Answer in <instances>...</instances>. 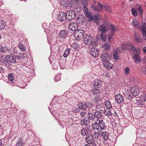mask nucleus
Wrapping results in <instances>:
<instances>
[{"instance_id":"obj_11","label":"nucleus","mask_w":146,"mask_h":146,"mask_svg":"<svg viewBox=\"0 0 146 146\" xmlns=\"http://www.w3.org/2000/svg\"><path fill=\"white\" fill-rule=\"evenodd\" d=\"M99 50L94 47L91 48L90 50V54L94 57H97L99 56Z\"/></svg>"},{"instance_id":"obj_41","label":"nucleus","mask_w":146,"mask_h":146,"mask_svg":"<svg viewBox=\"0 0 146 146\" xmlns=\"http://www.w3.org/2000/svg\"><path fill=\"white\" fill-rule=\"evenodd\" d=\"M118 51L116 50H114L113 52V56L114 57V59L116 60L119 59L118 57Z\"/></svg>"},{"instance_id":"obj_12","label":"nucleus","mask_w":146,"mask_h":146,"mask_svg":"<svg viewBox=\"0 0 146 146\" xmlns=\"http://www.w3.org/2000/svg\"><path fill=\"white\" fill-rule=\"evenodd\" d=\"M131 91L133 96H138L139 93L138 87L136 86H134L133 87H131Z\"/></svg>"},{"instance_id":"obj_5","label":"nucleus","mask_w":146,"mask_h":146,"mask_svg":"<svg viewBox=\"0 0 146 146\" xmlns=\"http://www.w3.org/2000/svg\"><path fill=\"white\" fill-rule=\"evenodd\" d=\"M66 14V19L68 21H70L75 18L76 13L75 11L70 10L67 11Z\"/></svg>"},{"instance_id":"obj_30","label":"nucleus","mask_w":146,"mask_h":146,"mask_svg":"<svg viewBox=\"0 0 146 146\" xmlns=\"http://www.w3.org/2000/svg\"><path fill=\"white\" fill-rule=\"evenodd\" d=\"M136 8L137 9L141 15H142L143 14V9L142 5L140 4H137L136 5Z\"/></svg>"},{"instance_id":"obj_6","label":"nucleus","mask_w":146,"mask_h":146,"mask_svg":"<svg viewBox=\"0 0 146 146\" xmlns=\"http://www.w3.org/2000/svg\"><path fill=\"white\" fill-rule=\"evenodd\" d=\"M68 28L71 31L76 32L78 30V24L75 22L72 23L69 25Z\"/></svg>"},{"instance_id":"obj_27","label":"nucleus","mask_w":146,"mask_h":146,"mask_svg":"<svg viewBox=\"0 0 146 146\" xmlns=\"http://www.w3.org/2000/svg\"><path fill=\"white\" fill-rule=\"evenodd\" d=\"M108 61V62H105L103 64L105 67L108 69H111L112 68V64Z\"/></svg>"},{"instance_id":"obj_37","label":"nucleus","mask_w":146,"mask_h":146,"mask_svg":"<svg viewBox=\"0 0 146 146\" xmlns=\"http://www.w3.org/2000/svg\"><path fill=\"white\" fill-rule=\"evenodd\" d=\"M93 138L94 139L98 138L99 136V133L98 132L94 131V133L91 134Z\"/></svg>"},{"instance_id":"obj_26","label":"nucleus","mask_w":146,"mask_h":146,"mask_svg":"<svg viewBox=\"0 0 146 146\" xmlns=\"http://www.w3.org/2000/svg\"><path fill=\"white\" fill-rule=\"evenodd\" d=\"M59 1L63 7H67L69 3L68 0H59Z\"/></svg>"},{"instance_id":"obj_19","label":"nucleus","mask_w":146,"mask_h":146,"mask_svg":"<svg viewBox=\"0 0 146 146\" xmlns=\"http://www.w3.org/2000/svg\"><path fill=\"white\" fill-rule=\"evenodd\" d=\"M99 125L100 127V131H102V130H105L106 129V126L103 120L100 119L99 121Z\"/></svg>"},{"instance_id":"obj_28","label":"nucleus","mask_w":146,"mask_h":146,"mask_svg":"<svg viewBox=\"0 0 146 146\" xmlns=\"http://www.w3.org/2000/svg\"><path fill=\"white\" fill-rule=\"evenodd\" d=\"M94 115H95V117H96L97 118V121H99L102 116L101 113L97 111L94 112Z\"/></svg>"},{"instance_id":"obj_36","label":"nucleus","mask_w":146,"mask_h":146,"mask_svg":"<svg viewBox=\"0 0 146 146\" xmlns=\"http://www.w3.org/2000/svg\"><path fill=\"white\" fill-rule=\"evenodd\" d=\"M91 7L95 11L98 13H100L101 11L97 6H96L95 5H92Z\"/></svg>"},{"instance_id":"obj_31","label":"nucleus","mask_w":146,"mask_h":146,"mask_svg":"<svg viewBox=\"0 0 146 146\" xmlns=\"http://www.w3.org/2000/svg\"><path fill=\"white\" fill-rule=\"evenodd\" d=\"M100 15L96 14L95 15L94 17V21L96 23L97 25L99 24V22L100 20Z\"/></svg>"},{"instance_id":"obj_56","label":"nucleus","mask_w":146,"mask_h":146,"mask_svg":"<svg viewBox=\"0 0 146 146\" xmlns=\"http://www.w3.org/2000/svg\"><path fill=\"white\" fill-rule=\"evenodd\" d=\"M130 70L128 67L125 68V73L126 75H127L129 72Z\"/></svg>"},{"instance_id":"obj_45","label":"nucleus","mask_w":146,"mask_h":146,"mask_svg":"<svg viewBox=\"0 0 146 146\" xmlns=\"http://www.w3.org/2000/svg\"><path fill=\"white\" fill-rule=\"evenodd\" d=\"M132 21L133 23V26H135L136 28H137L139 27V25H138V21L136 19H133Z\"/></svg>"},{"instance_id":"obj_38","label":"nucleus","mask_w":146,"mask_h":146,"mask_svg":"<svg viewBox=\"0 0 146 146\" xmlns=\"http://www.w3.org/2000/svg\"><path fill=\"white\" fill-rule=\"evenodd\" d=\"M80 46L76 42H74L72 45L71 47L74 49L75 50H77L79 48Z\"/></svg>"},{"instance_id":"obj_10","label":"nucleus","mask_w":146,"mask_h":146,"mask_svg":"<svg viewBox=\"0 0 146 146\" xmlns=\"http://www.w3.org/2000/svg\"><path fill=\"white\" fill-rule=\"evenodd\" d=\"M66 15L65 13L63 12H60L57 17V19L59 21L62 22L66 19Z\"/></svg>"},{"instance_id":"obj_63","label":"nucleus","mask_w":146,"mask_h":146,"mask_svg":"<svg viewBox=\"0 0 146 146\" xmlns=\"http://www.w3.org/2000/svg\"><path fill=\"white\" fill-rule=\"evenodd\" d=\"M4 69L1 67H0V73H3V72Z\"/></svg>"},{"instance_id":"obj_13","label":"nucleus","mask_w":146,"mask_h":146,"mask_svg":"<svg viewBox=\"0 0 146 146\" xmlns=\"http://www.w3.org/2000/svg\"><path fill=\"white\" fill-rule=\"evenodd\" d=\"M102 81L101 80L98 79H96L93 83V86L96 88H100L102 85Z\"/></svg>"},{"instance_id":"obj_50","label":"nucleus","mask_w":146,"mask_h":146,"mask_svg":"<svg viewBox=\"0 0 146 146\" xmlns=\"http://www.w3.org/2000/svg\"><path fill=\"white\" fill-rule=\"evenodd\" d=\"M87 114V113L86 112H84L82 111L80 112V115L82 118H84L86 116V115Z\"/></svg>"},{"instance_id":"obj_49","label":"nucleus","mask_w":146,"mask_h":146,"mask_svg":"<svg viewBox=\"0 0 146 146\" xmlns=\"http://www.w3.org/2000/svg\"><path fill=\"white\" fill-rule=\"evenodd\" d=\"M106 106L108 108L110 109L112 107L111 103L110 101H107L105 103Z\"/></svg>"},{"instance_id":"obj_17","label":"nucleus","mask_w":146,"mask_h":146,"mask_svg":"<svg viewBox=\"0 0 146 146\" xmlns=\"http://www.w3.org/2000/svg\"><path fill=\"white\" fill-rule=\"evenodd\" d=\"M85 141L88 144L92 143L94 141V138L92 134H88L85 138Z\"/></svg>"},{"instance_id":"obj_64","label":"nucleus","mask_w":146,"mask_h":146,"mask_svg":"<svg viewBox=\"0 0 146 146\" xmlns=\"http://www.w3.org/2000/svg\"><path fill=\"white\" fill-rule=\"evenodd\" d=\"M91 144H92V146H97L96 143L94 142V141Z\"/></svg>"},{"instance_id":"obj_44","label":"nucleus","mask_w":146,"mask_h":146,"mask_svg":"<svg viewBox=\"0 0 146 146\" xmlns=\"http://www.w3.org/2000/svg\"><path fill=\"white\" fill-rule=\"evenodd\" d=\"M70 51V48H68L66 49V50H65L63 55V56L64 57H66L68 56L69 54Z\"/></svg>"},{"instance_id":"obj_61","label":"nucleus","mask_w":146,"mask_h":146,"mask_svg":"<svg viewBox=\"0 0 146 146\" xmlns=\"http://www.w3.org/2000/svg\"><path fill=\"white\" fill-rule=\"evenodd\" d=\"M5 50L3 47L1 45H0V53L3 52Z\"/></svg>"},{"instance_id":"obj_46","label":"nucleus","mask_w":146,"mask_h":146,"mask_svg":"<svg viewBox=\"0 0 146 146\" xmlns=\"http://www.w3.org/2000/svg\"><path fill=\"white\" fill-rule=\"evenodd\" d=\"M9 80L11 82L13 81L14 79V77L12 73H9L8 76Z\"/></svg>"},{"instance_id":"obj_1","label":"nucleus","mask_w":146,"mask_h":146,"mask_svg":"<svg viewBox=\"0 0 146 146\" xmlns=\"http://www.w3.org/2000/svg\"><path fill=\"white\" fill-rule=\"evenodd\" d=\"M110 25L109 23L105 21L99 27V31L101 32V38L103 41H105L106 39L107 34L106 33L109 30Z\"/></svg>"},{"instance_id":"obj_47","label":"nucleus","mask_w":146,"mask_h":146,"mask_svg":"<svg viewBox=\"0 0 146 146\" xmlns=\"http://www.w3.org/2000/svg\"><path fill=\"white\" fill-rule=\"evenodd\" d=\"M131 13L132 15L134 16H136L137 15V11L136 9L134 8L131 9Z\"/></svg>"},{"instance_id":"obj_14","label":"nucleus","mask_w":146,"mask_h":146,"mask_svg":"<svg viewBox=\"0 0 146 146\" xmlns=\"http://www.w3.org/2000/svg\"><path fill=\"white\" fill-rule=\"evenodd\" d=\"M115 101L117 103L121 104L123 102V98L121 94H117L115 96Z\"/></svg>"},{"instance_id":"obj_8","label":"nucleus","mask_w":146,"mask_h":146,"mask_svg":"<svg viewBox=\"0 0 146 146\" xmlns=\"http://www.w3.org/2000/svg\"><path fill=\"white\" fill-rule=\"evenodd\" d=\"M83 9V11L85 16L88 18V21H91L94 19V17L92 15L91 12L88 11V8H86Z\"/></svg>"},{"instance_id":"obj_60","label":"nucleus","mask_w":146,"mask_h":146,"mask_svg":"<svg viewBox=\"0 0 146 146\" xmlns=\"http://www.w3.org/2000/svg\"><path fill=\"white\" fill-rule=\"evenodd\" d=\"M124 48L122 46H120L118 48V51L119 52H121L123 51L124 50Z\"/></svg>"},{"instance_id":"obj_22","label":"nucleus","mask_w":146,"mask_h":146,"mask_svg":"<svg viewBox=\"0 0 146 146\" xmlns=\"http://www.w3.org/2000/svg\"><path fill=\"white\" fill-rule=\"evenodd\" d=\"M134 37L135 42H136L140 43L141 42L142 38L141 35L139 34L136 33L135 32L134 33Z\"/></svg>"},{"instance_id":"obj_51","label":"nucleus","mask_w":146,"mask_h":146,"mask_svg":"<svg viewBox=\"0 0 146 146\" xmlns=\"http://www.w3.org/2000/svg\"><path fill=\"white\" fill-rule=\"evenodd\" d=\"M130 49L131 51L134 50L135 51L138 52L140 51V49H139V48H138L137 50V49H136V48L135 47L132 46H131Z\"/></svg>"},{"instance_id":"obj_62","label":"nucleus","mask_w":146,"mask_h":146,"mask_svg":"<svg viewBox=\"0 0 146 146\" xmlns=\"http://www.w3.org/2000/svg\"><path fill=\"white\" fill-rule=\"evenodd\" d=\"M79 109H80L79 108H76L75 110V113H78V112H80V110Z\"/></svg>"},{"instance_id":"obj_15","label":"nucleus","mask_w":146,"mask_h":146,"mask_svg":"<svg viewBox=\"0 0 146 146\" xmlns=\"http://www.w3.org/2000/svg\"><path fill=\"white\" fill-rule=\"evenodd\" d=\"M90 123V121L87 118L85 117L82 119L80 121V124L82 126H88Z\"/></svg>"},{"instance_id":"obj_53","label":"nucleus","mask_w":146,"mask_h":146,"mask_svg":"<svg viewBox=\"0 0 146 146\" xmlns=\"http://www.w3.org/2000/svg\"><path fill=\"white\" fill-rule=\"evenodd\" d=\"M141 71L143 74H146V68L143 67L141 68Z\"/></svg>"},{"instance_id":"obj_29","label":"nucleus","mask_w":146,"mask_h":146,"mask_svg":"<svg viewBox=\"0 0 146 146\" xmlns=\"http://www.w3.org/2000/svg\"><path fill=\"white\" fill-rule=\"evenodd\" d=\"M144 28H143V26H141L140 28H139V29L140 31H142L143 39L146 40V29Z\"/></svg>"},{"instance_id":"obj_25","label":"nucleus","mask_w":146,"mask_h":146,"mask_svg":"<svg viewBox=\"0 0 146 146\" xmlns=\"http://www.w3.org/2000/svg\"><path fill=\"white\" fill-rule=\"evenodd\" d=\"M124 96L126 99L129 100L130 101H131L133 98V96L131 92L130 93H126L125 94Z\"/></svg>"},{"instance_id":"obj_16","label":"nucleus","mask_w":146,"mask_h":146,"mask_svg":"<svg viewBox=\"0 0 146 146\" xmlns=\"http://www.w3.org/2000/svg\"><path fill=\"white\" fill-rule=\"evenodd\" d=\"M133 58L135 63L140 64L141 62V59L139 55L137 53H134Z\"/></svg>"},{"instance_id":"obj_59","label":"nucleus","mask_w":146,"mask_h":146,"mask_svg":"<svg viewBox=\"0 0 146 146\" xmlns=\"http://www.w3.org/2000/svg\"><path fill=\"white\" fill-rule=\"evenodd\" d=\"M108 41L111 42L113 41V39L112 38V35H110L108 36Z\"/></svg>"},{"instance_id":"obj_54","label":"nucleus","mask_w":146,"mask_h":146,"mask_svg":"<svg viewBox=\"0 0 146 146\" xmlns=\"http://www.w3.org/2000/svg\"><path fill=\"white\" fill-rule=\"evenodd\" d=\"M97 6L98 7H99V8L101 10L104 7L103 5L100 2H98V4Z\"/></svg>"},{"instance_id":"obj_9","label":"nucleus","mask_w":146,"mask_h":146,"mask_svg":"<svg viewBox=\"0 0 146 146\" xmlns=\"http://www.w3.org/2000/svg\"><path fill=\"white\" fill-rule=\"evenodd\" d=\"M100 58L102 61L104 62H108L111 58V56L107 53H104L102 54L100 57Z\"/></svg>"},{"instance_id":"obj_23","label":"nucleus","mask_w":146,"mask_h":146,"mask_svg":"<svg viewBox=\"0 0 146 146\" xmlns=\"http://www.w3.org/2000/svg\"><path fill=\"white\" fill-rule=\"evenodd\" d=\"M25 144L24 141L21 137L18 138L17 141L16 142V145L17 146H23Z\"/></svg>"},{"instance_id":"obj_24","label":"nucleus","mask_w":146,"mask_h":146,"mask_svg":"<svg viewBox=\"0 0 146 146\" xmlns=\"http://www.w3.org/2000/svg\"><path fill=\"white\" fill-rule=\"evenodd\" d=\"M92 128L94 130H100V126L99 125V122L98 123L97 122H93L92 125Z\"/></svg>"},{"instance_id":"obj_35","label":"nucleus","mask_w":146,"mask_h":146,"mask_svg":"<svg viewBox=\"0 0 146 146\" xmlns=\"http://www.w3.org/2000/svg\"><path fill=\"white\" fill-rule=\"evenodd\" d=\"M104 9L105 11L110 13H111L112 12V10L111 7L108 5H106L104 6Z\"/></svg>"},{"instance_id":"obj_40","label":"nucleus","mask_w":146,"mask_h":146,"mask_svg":"<svg viewBox=\"0 0 146 146\" xmlns=\"http://www.w3.org/2000/svg\"><path fill=\"white\" fill-rule=\"evenodd\" d=\"M105 114L108 116H111L112 113L110 110L109 108L106 109L104 111Z\"/></svg>"},{"instance_id":"obj_4","label":"nucleus","mask_w":146,"mask_h":146,"mask_svg":"<svg viewBox=\"0 0 146 146\" xmlns=\"http://www.w3.org/2000/svg\"><path fill=\"white\" fill-rule=\"evenodd\" d=\"M75 33V38L76 40H80L83 38L85 33L84 30L79 29Z\"/></svg>"},{"instance_id":"obj_34","label":"nucleus","mask_w":146,"mask_h":146,"mask_svg":"<svg viewBox=\"0 0 146 146\" xmlns=\"http://www.w3.org/2000/svg\"><path fill=\"white\" fill-rule=\"evenodd\" d=\"M6 22L3 20L0 19V30L3 29L6 25Z\"/></svg>"},{"instance_id":"obj_52","label":"nucleus","mask_w":146,"mask_h":146,"mask_svg":"<svg viewBox=\"0 0 146 146\" xmlns=\"http://www.w3.org/2000/svg\"><path fill=\"white\" fill-rule=\"evenodd\" d=\"M18 46L19 48L21 50H22L25 51V48L24 47V46L21 45V44H19Z\"/></svg>"},{"instance_id":"obj_55","label":"nucleus","mask_w":146,"mask_h":146,"mask_svg":"<svg viewBox=\"0 0 146 146\" xmlns=\"http://www.w3.org/2000/svg\"><path fill=\"white\" fill-rule=\"evenodd\" d=\"M141 26H143V28H145V29H146V20L143 21L142 25L140 26L139 28H140Z\"/></svg>"},{"instance_id":"obj_7","label":"nucleus","mask_w":146,"mask_h":146,"mask_svg":"<svg viewBox=\"0 0 146 146\" xmlns=\"http://www.w3.org/2000/svg\"><path fill=\"white\" fill-rule=\"evenodd\" d=\"M92 39V37L90 35H85L83 39V42L86 45H88L90 44L91 43Z\"/></svg>"},{"instance_id":"obj_48","label":"nucleus","mask_w":146,"mask_h":146,"mask_svg":"<svg viewBox=\"0 0 146 146\" xmlns=\"http://www.w3.org/2000/svg\"><path fill=\"white\" fill-rule=\"evenodd\" d=\"M60 74H58L56 76H55L54 78V80L55 82H57L58 81L60 80L61 79Z\"/></svg>"},{"instance_id":"obj_3","label":"nucleus","mask_w":146,"mask_h":146,"mask_svg":"<svg viewBox=\"0 0 146 146\" xmlns=\"http://www.w3.org/2000/svg\"><path fill=\"white\" fill-rule=\"evenodd\" d=\"M80 109L83 110H86L88 106H92V105L88 102H79L77 105Z\"/></svg>"},{"instance_id":"obj_21","label":"nucleus","mask_w":146,"mask_h":146,"mask_svg":"<svg viewBox=\"0 0 146 146\" xmlns=\"http://www.w3.org/2000/svg\"><path fill=\"white\" fill-rule=\"evenodd\" d=\"M87 118L90 121L93 120L95 118L94 112L92 111L91 112L88 111Z\"/></svg>"},{"instance_id":"obj_18","label":"nucleus","mask_w":146,"mask_h":146,"mask_svg":"<svg viewBox=\"0 0 146 146\" xmlns=\"http://www.w3.org/2000/svg\"><path fill=\"white\" fill-rule=\"evenodd\" d=\"M67 34V31L66 30H61L59 33V35L60 37L63 39L66 38Z\"/></svg>"},{"instance_id":"obj_58","label":"nucleus","mask_w":146,"mask_h":146,"mask_svg":"<svg viewBox=\"0 0 146 146\" xmlns=\"http://www.w3.org/2000/svg\"><path fill=\"white\" fill-rule=\"evenodd\" d=\"M110 27L111 29L113 31H115L117 30V28L115 29L114 25L112 24H110Z\"/></svg>"},{"instance_id":"obj_42","label":"nucleus","mask_w":146,"mask_h":146,"mask_svg":"<svg viewBox=\"0 0 146 146\" xmlns=\"http://www.w3.org/2000/svg\"><path fill=\"white\" fill-rule=\"evenodd\" d=\"M9 53L12 54H14L17 52V50L13 48H11L9 49Z\"/></svg>"},{"instance_id":"obj_20","label":"nucleus","mask_w":146,"mask_h":146,"mask_svg":"<svg viewBox=\"0 0 146 146\" xmlns=\"http://www.w3.org/2000/svg\"><path fill=\"white\" fill-rule=\"evenodd\" d=\"M76 21L80 24L84 23L85 21L84 17L82 15H79L77 17Z\"/></svg>"},{"instance_id":"obj_57","label":"nucleus","mask_w":146,"mask_h":146,"mask_svg":"<svg viewBox=\"0 0 146 146\" xmlns=\"http://www.w3.org/2000/svg\"><path fill=\"white\" fill-rule=\"evenodd\" d=\"M91 92L94 95H98L97 93L96 92V88L92 89L91 91Z\"/></svg>"},{"instance_id":"obj_39","label":"nucleus","mask_w":146,"mask_h":146,"mask_svg":"<svg viewBox=\"0 0 146 146\" xmlns=\"http://www.w3.org/2000/svg\"><path fill=\"white\" fill-rule=\"evenodd\" d=\"M88 130V128L86 129L85 127H82L81 130V135L83 136H85L87 135V130Z\"/></svg>"},{"instance_id":"obj_2","label":"nucleus","mask_w":146,"mask_h":146,"mask_svg":"<svg viewBox=\"0 0 146 146\" xmlns=\"http://www.w3.org/2000/svg\"><path fill=\"white\" fill-rule=\"evenodd\" d=\"M18 58L19 60L20 58H22V56H17V58L15 56H13L11 55H6L5 56V59L9 63H14L16 62V59Z\"/></svg>"},{"instance_id":"obj_32","label":"nucleus","mask_w":146,"mask_h":146,"mask_svg":"<svg viewBox=\"0 0 146 146\" xmlns=\"http://www.w3.org/2000/svg\"><path fill=\"white\" fill-rule=\"evenodd\" d=\"M101 135L104 140H107L108 139L109 135L107 132L105 131L102 132Z\"/></svg>"},{"instance_id":"obj_43","label":"nucleus","mask_w":146,"mask_h":146,"mask_svg":"<svg viewBox=\"0 0 146 146\" xmlns=\"http://www.w3.org/2000/svg\"><path fill=\"white\" fill-rule=\"evenodd\" d=\"M104 49L106 51L109 50L110 48V45L109 43H107L103 45Z\"/></svg>"},{"instance_id":"obj_33","label":"nucleus","mask_w":146,"mask_h":146,"mask_svg":"<svg viewBox=\"0 0 146 146\" xmlns=\"http://www.w3.org/2000/svg\"><path fill=\"white\" fill-rule=\"evenodd\" d=\"M81 1L83 6V9L88 8V0H81Z\"/></svg>"}]
</instances>
